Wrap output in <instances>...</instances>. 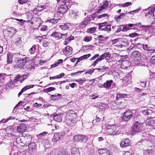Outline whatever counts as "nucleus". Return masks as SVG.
I'll return each mask as SVG.
<instances>
[{
	"instance_id": "obj_56",
	"label": "nucleus",
	"mask_w": 155,
	"mask_h": 155,
	"mask_svg": "<svg viewBox=\"0 0 155 155\" xmlns=\"http://www.w3.org/2000/svg\"><path fill=\"white\" fill-rule=\"evenodd\" d=\"M109 15L107 14H104L101 15H98L97 16V18L98 19H101L103 18L108 17Z\"/></svg>"
},
{
	"instance_id": "obj_12",
	"label": "nucleus",
	"mask_w": 155,
	"mask_h": 155,
	"mask_svg": "<svg viewBox=\"0 0 155 155\" xmlns=\"http://www.w3.org/2000/svg\"><path fill=\"white\" fill-rule=\"evenodd\" d=\"M13 43L17 46H20L21 43V40L20 37L16 36H15L13 38Z\"/></svg>"
},
{
	"instance_id": "obj_52",
	"label": "nucleus",
	"mask_w": 155,
	"mask_h": 155,
	"mask_svg": "<svg viewBox=\"0 0 155 155\" xmlns=\"http://www.w3.org/2000/svg\"><path fill=\"white\" fill-rule=\"evenodd\" d=\"M21 78L20 74H17L14 78L13 82L15 83L16 82L19 81V79Z\"/></svg>"
},
{
	"instance_id": "obj_54",
	"label": "nucleus",
	"mask_w": 155,
	"mask_h": 155,
	"mask_svg": "<svg viewBox=\"0 0 155 155\" xmlns=\"http://www.w3.org/2000/svg\"><path fill=\"white\" fill-rule=\"evenodd\" d=\"M88 21L86 18H84V20L81 23V25L82 27H84L88 24Z\"/></svg>"
},
{
	"instance_id": "obj_28",
	"label": "nucleus",
	"mask_w": 155,
	"mask_h": 155,
	"mask_svg": "<svg viewBox=\"0 0 155 155\" xmlns=\"http://www.w3.org/2000/svg\"><path fill=\"white\" fill-rule=\"evenodd\" d=\"M143 155H155L154 152L152 150H143Z\"/></svg>"
},
{
	"instance_id": "obj_43",
	"label": "nucleus",
	"mask_w": 155,
	"mask_h": 155,
	"mask_svg": "<svg viewBox=\"0 0 155 155\" xmlns=\"http://www.w3.org/2000/svg\"><path fill=\"white\" fill-rule=\"evenodd\" d=\"M35 144L34 143H31L28 145V148L30 150L32 151L35 148Z\"/></svg>"
},
{
	"instance_id": "obj_26",
	"label": "nucleus",
	"mask_w": 155,
	"mask_h": 155,
	"mask_svg": "<svg viewBox=\"0 0 155 155\" xmlns=\"http://www.w3.org/2000/svg\"><path fill=\"white\" fill-rule=\"evenodd\" d=\"M61 35V33L60 32H54L51 35V36L54 37L56 39H59L62 38Z\"/></svg>"
},
{
	"instance_id": "obj_9",
	"label": "nucleus",
	"mask_w": 155,
	"mask_h": 155,
	"mask_svg": "<svg viewBox=\"0 0 155 155\" xmlns=\"http://www.w3.org/2000/svg\"><path fill=\"white\" fill-rule=\"evenodd\" d=\"M63 116L62 114H56L55 113H53L51 115V118H53V119L56 121L61 122L62 121V117Z\"/></svg>"
},
{
	"instance_id": "obj_34",
	"label": "nucleus",
	"mask_w": 155,
	"mask_h": 155,
	"mask_svg": "<svg viewBox=\"0 0 155 155\" xmlns=\"http://www.w3.org/2000/svg\"><path fill=\"white\" fill-rule=\"evenodd\" d=\"M107 105L102 103H99L97 104V107L100 109H104L107 107Z\"/></svg>"
},
{
	"instance_id": "obj_1",
	"label": "nucleus",
	"mask_w": 155,
	"mask_h": 155,
	"mask_svg": "<svg viewBox=\"0 0 155 155\" xmlns=\"http://www.w3.org/2000/svg\"><path fill=\"white\" fill-rule=\"evenodd\" d=\"M107 132L109 135L118 134L119 127H107Z\"/></svg>"
},
{
	"instance_id": "obj_62",
	"label": "nucleus",
	"mask_w": 155,
	"mask_h": 155,
	"mask_svg": "<svg viewBox=\"0 0 155 155\" xmlns=\"http://www.w3.org/2000/svg\"><path fill=\"white\" fill-rule=\"evenodd\" d=\"M96 28L95 27L90 28L89 29H88V32L91 33H94L96 31Z\"/></svg>"
},
{
	"instance_id": "obj_3",
	"label": "nucleus",
	"mask_w": 155,
	"mask_h": 155,
	"mask_svg": "<svg viewBox=\"0 0 155 155\" xmlns=\"http://www.w3.org/2000/svg\"><path fill=\"white\" fill-rule=\"evenodd\" d=\"M88 139V137L86 136L79 134L74 136L73 140L76 142H85Z\"/></svg>"
},
{
	"instance_id": "obj_23",
	"label": "nucleus",
	"mask_w": 155,
	"mask_h": 155,
	"mask_svg": "<svg viewBox=\"0 0 155 155\" xmlns=\"http://www.w3.org/2000/svg\"><path fill=\"white\" fill-rule=\"evenodd\" d=\"M143 48L144 50H147L148 51L150 52V53H153L155 51V50L153 49H152L150 47L148 46L147 44H144L143 45Z\"/></svg>"
},
{
	"instance_id": "obj_13",
	"label": "nucleus",
	"mask_w": 155,
	"mask_h": 155,
	"mask_svg": "<svg viewBox=\"0 0 155 155\" xmlns=\"http://www.w3.org/2000/svg\"><path fill=\"white\" fill-rule=\"evenodd\" d=\"M143 127H132L131 128V134L133 135L136 133L140 132Z\"/></svg>"
},
{
	"instance_id": "obj_18",
	"label": "nucleus",
	"mask_w": 155,
	"mask_h": 155,
	"mask_svg": "<svg viewBox=\"0 0 155 155\" xmlns=\"http://www.w3.org/2000/svg\"><path fill=\"white\" fill-rule=\"evenodd\" d=\"M71 0H57V4L59 6H61L62 5H66L68 3H70Z\"/></svg>"
},
{
	"instance_id": "obj_49",
	"label": "nucleus",
	"mask_w": 155,
	"mask_h": 155,
	"mask_svg": "<svg viewBox=\"0 0 155 155\" xmlns=\"http://www.w3.org/2000/svg\"><path fill=\"white\" fill-rule=\"evenodd\" d=\"M104 31H107L108 33L110 32L111 30V25H109L105 26L104 28H102Z\"/></svg>"
},
{
	"instance_id": "obj_29",
	"label": "nucleus",
	"mask_w": 155,
	"mask_h": 155,
	"mask_svg": "<svg viewBox=\"0 0 155 155\" xmlns=\"http://www.w3.org/2000/svg\"><path fill=\"white\" fill-rule=\"evenodd\" d=\"M27 129V127H17L16 130L19 133L25 132Z\"/></svg>"
},
{
	"instance_id": "obj_47",
	"label": "nucleus",
	"mask_w": 155,
	"mask_h": 155,
	"mask_svg": "<svg viewBox=\"0 0 155 155\" xmlns=\"http://www.w3.org/2000/svg\"><path fill=\"white\" fill-rule=\"evenodd\" d=\"M132 5V3L130 2H126L125 3L121 4V5H117L118 6H120L121 7H127L128 6L131 5Z\"/></svg>"
},
{
	"instance_id": "obj_35",
	"label": "nucleus",
	"mask_w": 155,
	"mask_h": 155,
	"mask_svg": "<svg viewBox=\"0 0 155 155\" xmlns=\"http://www.w3.org/2000/svg\"><path fill=\"white\" fill-rule=\"evenodd\" d=\"M147 135L148 137H147V138H145V139L147 141H148L153 142L154 141V136L149 134H147Z\"/></svg>"
},
{
	"instance_id": "obj_22",
	"label": "nucleus",
	"mask_w": 155,
	"mask_h": 155,
	"mask_svg": "<svg viewBox=\"0 0 155 155\" xmlns=\"http://www.w3.org/2000/svg\"><path fill=\"white\" fill-rule=\"evenodd\" d=\"M130 65V64L128 61H123L121 64V67L122 69H127Z\"/></svg>"
},
{
	"instance_id": "obj_63",
	"label": "nucleus",
	"mask_w": 155,
	"mask_h": 155,
	"mask_svg": "<svg viewBox=\"0 0 155 155\" xmlns=\"http://www.w3.org/2000/svg\"><path fill=\"white\" fill-rule=\"evenodd\" d=\"M139 35V34L136 33H131L129 35V37L131 38H134L137 36H138Z\"/></svg>"
},
{
	"instance_id": "obj_21",
	"label": "nucleus",
	"mask_w": 155,
	"mask_h": 155,
	"mask_svg": "<svg viewBox=\"0 0 155 155\" xmlns=\"http://www.w3.org/2000/svg\"><path fill=\"white\" fill-rule=\"evenodd\" d=\"M78 12L72 10L70 12V16L73 19H76L78 18V16L77 14Z\"/></svg>"
},
{
	"instance_id": "obj_53",
	"label": "nucleus",
	"mask_w": 155,
	"mask_h": 155,
	"mask_svg": "<svg viewBox=\"0 0 155 155\" xmlns=\"http://www.w3.org/2000/svg\"><path fill=\"white\" fill-rule=\"evenodd\" d=\"M55 90V88L54 87H49L47 88L44 89L43 91L44 92L48 93Z\"/></svg>"
},
{
	"instance_id": "obj_44",
	"label": "nucleus",
	"mask_w": 155,
	"mask_h": 155,
	"mask_svg": "<svg viewBox=\"0 0 155 155\" xmlns=\"http://www.w3.org/2000/svg\"><path fill=\"white\" fill-rule=\"evenodd\" d=\"M102 55L104 59L105 58L106 59H108L111 56V54L108 52H106L102 54Z\"/></svg>"
},
{
	"instance_id": "obj_55",
	"label": "nucleus",
	"mask_w": 155,
	"mask_h": 155,
	"mask_svg": "<svg viewBox=\"0 0 155 155\" xmlns=\"http://www.w3.org/2000/svg\"><path fill=\"white\" fill-rule=\"evenodd\" d=\"M47 134V132L45 131L43 132L40 133L38 135H37V136L38 138L40 139L42 137H44Z\"/></svg>"
},
{
	"instance_id": "obj_7",
	"label": "nucleus",
	"mask_w": 155,
	"mask_h": 155,
	"mask_svg": "<svg viewBox=\"0 0 155 155\" xmlns=\"http://www.w3.org/2000/svg\"><path fill=\"white\" fill-rule=\"evenodd\" d=\"M5 36L8 38H10L16 33V29L14 28H8L5 31Z\"/></svg>"
},
{
	"instance_id": "obj_60",
	"label": "nucleus",
	"mask_w": 155,
	"mask_h": 155,
	"mask_svg": "<svg viewBox=\"0 0 155 155\" xmlns=\"http://www.w3.org/2000/svg\"><path fill=\"white\" fill-rule=\"evenodd\" d=\"M151 112V110L150 109L146 110H143L142 111L143 114L145 115H148L150 114V113Z\"/></svg>"
},
{
	"instance_id": "obj_46",
	"label": "nucleus",
	"mask_w": 155,
	"mask_h": 155,
	"mask_svg": "<svg viewBox=\"0 0 155 155\" xmlns=\"http://www.w3.org/2000/svg\"><path fill=\"white\" fill-rule=\"evenodd\" d=\"M102 120H103V119L102 118H100L99 117L96 116L95 119L93 120L92 123L93 124H94V125H98V124H95V123L98 122Z\"/></svg>"
},
{
	"instance_id": "obj_10",
	"label": "nucleus",
	"mask_w": 155,
	"mask_h": 155,
	"mask_svg": "<svg viewBox=\"0 0 155 155\" xmlns=\"http://www.w3.org/2000/svg\"><path fill=\"white\" fill-rule=\"evenodd\" d=\"M73 49L70 46H68L63 50L64 54L67 56L70 55L72 53Z\"/></svg>"
},
{
	"instance_id": "obj_11",
	"label": "nucleus",
	"mask_w": 155,
	"mask_h": 155,
	"mask_svg": "<svg viewBox=\"0 0 155 155\" xmlns=\"http://www.w3.org/2000/svg\"><path fill=\"white\" fill-rule=\"evenodd\" d=\"M131 144V143L130 140L126 138L124 140H123L120 143V146L121 147H124L127 146H129Z\"/></svg>"
},
{
	"instance_id": "obj_59",
	"label": "nucleus",
	"mask_w": 155,
	"mask_h": 155,
	"mask_svg": "<svg viewBox=\"0 0 155 155\" xmlns=\"http://www.w3.org/2000/svg\"><path fill=\"white\" fill-rule=\"evenodd\" d=\"M107 24V22H106L103 23L97 24V25H98V28H102V27H103L104 26H106Z\"/></svg>"
},
{
	"instance_id": "obj_48",
	"label": "nucleus",
	"mask_w": 155,
	"mask_h": 155,
	"mask_svg": "<svg viewBox=\"0 0 155 155\" xmlns=\"http://www.w3.org/2000/svg\"><path fill=\"white\" fill-rule=\"evenodd\" d=\"M86 81V79L84 78L83 79L81 78L78 79L76 80V81L78 82L80 85H82Z\"/></svg>"
},
{
	"instance_id": "obj_31",
	"label": "nucleus",
	"mask_w": 155,
	"mask_h": 155,
	"mask_svg": "<svg viewBox=\"0 0 155 155\" xmlns=\"http://www.w3.org/2000/svg\"><path fill=\"white\" fill-rule=\"evenodd\" d=\"M12 80L10 79V81L6 84L5 87L8 89L13 88L15 86Z\"/></svg>"
},
{
	"instance_id": "obj_6",
	"label": "nucleus",
	"mask_w": 155,
	"mask_h": 155,
	"mask_svg": "<svg viewBox=\"0 0 155 155\" xmlns=\"http://www.w3.org/2000/svg\"><path fill=\"white\" fill-rule=\"evenodd\" d=\"M71 6V5L69 3H68L67 4H66V5L58 6V12L59 13L64 14L67 12L68 10L70 8Z\"/></svg>"
},
{
	"instance_id": "obj_38",
	"label": "nucleus",
	"mask_w": 155,
	"mask_h": 155,
	"mask_svg": "<svg viewBox=\"0 0 155 155\" xmlns=\"http://www.w3.org/2000/svg\"><path fill=\"white\" fill-rule=\"evenodd\" d=\"M29 76V74H26L23 75L20 74L21 79L19 80L20 82L21 83H22L25 80L27 79Z\"/></svg>"
},
{
	"instance_id": "obj_16",
	"label": "nucleus",
	"mask_w": 155,
	"mask_h": 155,
	"mask_svg": "<svg viewBox=\"0 0 155 155\" xmlns=\"http://www.w3.org/2000/svg\"><path fill=\"white\" fill-rule=\"evenodd\" d=\"M34 86V85L31 84L29 85H26L24 87L18 94V97H19L24 92L30 88H33Z\"/></svg>"
},
{
	"instance_id": "obj_20",
	"label": "nucleus",
	"mask_w": 155,
	"mask_h": 155,
	"mask_svg": "<svg viewBox=\"0 0 155 155\" xmlns=\"http://www.w3.org/2000/svg\"><path fill=\"white\" fill-rule=\"evenodd\" d=\"M100 155H110V152L106 149H101L98 150Z\"/></svg>"
},
{
	"instance_id": "obj_8",
	"label": "nucleus",
	"mask_w": 155,
	"mask_h": 155,
	"mask_svg": "<svg viewBox=\"0 0 155 155\" xmlns=\"http://www.w3.org/2000/svg\"><path fill=\"white\" fill-rule=\"evenodd\" d=\"M19 55L20 56H21V62H20L19 64V68L21 69V68L23 67V66H25V64L28 61L29 59L28 57H25V55H22L20 54Z\"/></svg>"
},
{
	"instance_id": "obj_36",
	"label": "nucleus",
	"mask_w": 155,
	"mask_h": 155,
	"mask_svg": "<svg viewBox=\"0 0 155 155\" xmlns=\"http://www.w3.org/2000/svg\"><path fill=\"white\" fill-rule=\"evenodd\" d=\"M127 95L125 94H117L116 97V100H117L118 99H122L123 98H127Z\"/></svg>"
},
{
	"instance_id": "obj_27",
	"label": "nucleus",
	"mask_w": 155,
	"mask_h": 155,
	"mask_svg": "<svg viewBox=\"0 0 155 155\" xmlns=\"http://www.w3.org/2000/svg\"><path fill=\"white\" fill-rule=\"evenodd\" d=\"M13 57V54L12 53L10 52L8 53L7 54V62L8 64L11 63L12 62Z\"/></svg>"
},
{
	"instance_id": "obj_42",
	"label": "nucleus",
	"mask_w": 155,
	"mask_h": 155,
	"mask_svg": "<svg viewBox=\"0 0 155 155\" xmlns=\"http://www.w3.org/2000/svg\"><path fill=\"white\" fill-rule=\"evenodd\" d=\"M60 20V18L55 19L54 18H53L51 19H48L47 20V22L51 23L53 24H55L57 23Z\"/></svg>"
},
{
	"instance_id": "obj_24",
	"label": "nucleus",
	"mask_w": 155,
	"mask_h": 155,
	"mask_svg": "<svg viewBox=\"0 0 155 155\" xmlns=\"http://www.w3.org/2000/svg\"><path fill=\"white\" fill-rule=\"evenodd\" d=\"M71 154L74 155H79V152L78 149L75 147H72L70 150Z\"/></svg>"
},
{
	"instance_id": "obj_40",
	"label": "nucleus",
	"mask_w": 155,
	"mask_h": 155,
	"mask_svg": "<svg viewBox=\"0 0 155 155\" xmlns=\"http://www.w3.org/2000/svg\"><path fill=\"white\" fill-rule=\"evenodd\" d=\"M74 39V37L73 36L71 35L68 38L65 39L64 44L66 45H67L69 41L71 40H73Z\"/></svg>"
},
{
	"instance_id": "obj_41",
	"label": "nucleus",
	"mask_w": 155,
	"mask_h": 155,
	"mask_svg": "<svg viewBox=\"0 0 155 155\" xmlns=\"http://www.w3.org/2000/svg\"><path fill=\"white\" fill-rule=\"evenodd\" d=\"M9 131H11V132L8 133V134L9 135V137H10L11 138H12V139H15L16 137V136L15 135L16 132L14 130H12H12H10Z\"/></svg>"
},
{
	"instance_id": "obj_50",
	"label": "nucleus",
	"mask_w": 155,
	"mask_h": 155,
	"mask_svg": "<svg viewBox=\"0 0 155 155\" xmlns=\"http://www.w3.org/2000/svg\"><path fill=\"white\" fill-rule=\"evenodd\" d=\"M36 45H34L29 50V52L31 54H33L35 53L36 50Z\"/></svg>"
},
{
	"instance_id": "obj_15",
	"label": "nucleus",
	"mask_w": 155,
	"mask_h": 155,
	"mask_svg": "<svg viewBox=\"0 0 155 155\" xmlns=\"http://www.w3.org/2000/svg\"><path fill=\"white\" fill-rule=\"evenodd\" d=\"M34 86V85L31 84L29 85H26L24 87L18 94V97H19L24 92L30 88H33Z\"/></svg>"
},
{
	"instance_id": "obj_45",
	"label": "nucleus",
	"mask_w": 155,
	"mask_h": 155,
	"mask_svg": "<svg viewBox=\"0 0 155 155\" xmlns=\"http://www.w3.org/2000/svg\"><path fill=\"white\" fill-rule=\"evenodd\" d=\"M108 5V2L107 1L105 2L103 4V5L101 6V8H99V10L100 11H101L104 9L106 8Z\"/></svg>"
},
{
	"instance_id": "obj_30",
	"label": "nucleus",
	"mask_w": 155,
	"mask_h": 155,
	"mask_svg": "<svg viewBox=\"0 0 155 155\" xmlns=\"http://www.w3.org/2000/svg\"><path fill=\"white\" fill-rule=\"evenodd\" d=\"M145 123L146 126H155V120L153 121L148 119L146 121Z\"/></svg>"
},
{
	"instance_id": "obj_4",
	"label": "nucleus",
	"mask_w": 155,
	"mask_h": 155,
	"mask_svg": "<svg viewBox=\"0 0 155 155\" xmlns=\"http://www.w3.org/2000/svg\"><path fill=\"white\" fill-rule=\"evenodd\" d=\"M155 10V7H149L147 9H145L144 11L146 12L145 14V16L149 18H153L154 16L153 12Z\"/></svg>"
},
{
	"instance_id": "obj_2",
	"label": "nucleus",
	"mask_w": 155,
	"mask_h": 155,
	"mask_svg": "<svg viewBox=\"0 0 155 155\" xmlns=\"http://www.w3.org/2000/svg\"><path fill=\"white\" fill-rule=\"evenodd\" d=\"M122 119L127 121L130 120L133 116V113L130 110H127L122 114Z\"/></svg>"
},
{
	"instance_id": "obj_19",
	"label": "nucleus",
	"mask_w": 155,
	"mask_h": 155,
	"mask_svg": "<svg viewBox=\"0 0 155 155\" xmlns=\"http://www.w3.org/2000/svg\"><path fill=\"white\" fill-rule=\"evenodd\" d=\"M56 155H70L68 151L65 149H62L60 150Z\"/></svg>"
},
{
	"instance_id": "obj_61",
	"label": "nucleus",
	"mask_w": 155,
	"mask_h": 155,
	"mask_svg": "<svg viewBox=\"0 0 155 155\" xmlns=\"http://www.w3.org/2000/svg\"><path fill=\"white\" fill-rule=\"evenodd\" d=\"M133 126H139V125H143V123L140 121H136L133 123Z\"/></svg>"
},
{
	"instance_id": "obj_5",
	"label": "nucleus",
	"mask_w": 155,
	"mask_h": 155,
	"mask_svg": "<svg viewBox=\"0 0 155 155\" xmlns=\"http://www.w3.org/2000/svg\"><path fill=\"white\" fill-rule=\"evenodd\" d=\"M141 56L139 51H135L132 52L131 58L132 59V61L133 62H139L141 60Z\"/></svg>"
},
{
	"instance_id": "obj_51",
	"label": "nucleus",
	"mask_w": 155,
	"mask_h": 155,
	"mask_svg": "<svg viewBox=\"0 0 155 155\" xmlns=\"http://www.w3.org/2000/svg\"><path fill=\"white\" fill-rule=\"evenodd\" d=\"M46 8V6L44 5H38V6L36 8L37 10L38 11H41L43 9Z\"/></svg>"
},
{
	"instance_id": "obj_39",
	"label": "nucleus",
	"mask_w": 155,
	"mask_h": 155,
	"mask_svg": "<svg viewBox=\"0 0 155 155\" xmlns=\"http://www.w3.org/2000/svg\"><path fill=\"white\" fill-rule=\"evenodd\" d=\"M21 68H23L25 71H27L28 69L30 70H31L32 69V66L29 64H25V65Z\"/></svg>"
},
{
	"instance_id": "obj_33",
	"label": "nucleus",
	"mask_w": 155,
	"mask_h": 155,
	"mask_svg": "<svg viewBox=\"0 0 155 155\" xmlns=\"http://www.w3.org/2000/svg\"><path fill=\"white\" fill-rule=\"evenodd\" d=\"M69 24L66 23H63L59 26V27L63 30H68L69 28Z\"/></svg>"
},
{
	"instance_id": "obj_58",
	"label": "nucleus",
	"mask_w": 155,
	"mask_h": 155,
	"mask_svg": "<svg viewBox=\"0 0 155 155\" xmlns=\"http://www.w3.org/2000/svg\"><path fill=\"white\" fill-rule=\"evenodd\" d=\"M92 39L91 36H86L84 38V41L85 42H89Z\"/></svg>"
},
{
	"instance_id": "obj_14",
	"label": "nucleus",
	"mask_w": 155,
	"mask_h": 155,
	"mask_svg": "<svg viewBox=\"0 0 155 155\" xmlns=\"http://www.w3.org/2000/svg\"><path fill=\"white\" fill-rule=\"evenodd\" d=\"M98 43L100 44L105 43L108 38L107 37H104L102 35H99L98 37Z\"/></svg>"
},
{
	"instance_id": "obj_64",
	"label": "nucleus",
	"mask_w": 155,
	"mask_h": 155,
	"mask_svg": "<svg viewBox=\"0 0 155 155\" xmlns=\"http://www.w3.org/2000/svg\"><path fill=\"white\" fill-rule=\"evenodd\" d=\"M150 62L152 64H155V55L152 57L150 59Z\"/></svg>"
},
{
	"instance_id": "obj_25",
	"label": "nucleus",
	"mask_w": 155,
	"mask_h": 155,
	"mask_svg": "<svg viewBox=\"0 0 155 155\" xmlns=\"http://www.w3.org/2000/svg\"><path fill=\"white\" fill-rule=\"evenodd\" d=\"M113 82V81L112 80L106 81V82L104 84V87L107 89L110 88Z\"/></svg>"
},
{
	"instance_id": "obj_32",
	"label": "nucleus",
	"mask_w": 155,
	"mask_h": 155,
	"mask_svg": "<svg viewBox=\"0 0 155 155\" xmlns=\"http://www.w3.org/2000/svg\"><path fill=\"white\" fill-rule=\"evenodd\" d=\"M60 135L58 133H56L54 134V137L52 139V140L54 142H56L59 140L60 138Z\"/></svg>"
},
{
	"instance_id": "obj_57",
	"label": "nucleus",
	"mask_w": 155,
	"mask_h": 155,
	"mask_svg": "<svg viewBox=\"0 0 155 155\" xmlns=\"http://www.w3.org/2000/svg\"><path fill=\"white\" fill-rule=\"evenodd\" d=\"M11 117H10L9 118L7 119H2L0 121V125H4V124H1L6 123L9 120L11 119Z\"/></svg>"
},
{
	"instance_id": "obj_37",
	"label": "nucleus",
	"mask_w": 155,
	"mask_h": 155,
	"mask_svg": "<svg viewBox=\"0 0 155 155\" xmlns=\"http://www.w3.org/2000/svg\"><path fill=\"white\" fill-rule=\"evenodd\" d=\"M61 94H58L55 95H51V98L52 100L55 101L61 98Z\"/></svg>"
},
{
	"instance_id": "obj_17",
	"label": "nucleus",
	"mask_w": 155,
	"mask_h": 155,
	"mask_svg": "<svg viewBox=\"0 0 155 155\" xmlns=\"http://www.w3.org/2000/svg\"><path fill=\"white\" fill-rule=\"evenodd\" d=\"M109 69V68L108 67H106L105 66H103L101 67L100 68H97L94 69L95 71L96 72H103L104 73L105 72L107 71Z\"/></svg>"
}]
</instances>
